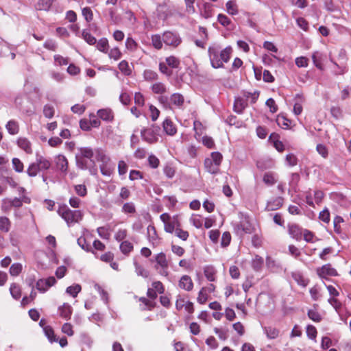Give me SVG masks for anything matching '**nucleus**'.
I'll return each instance as SVG.
<instances>
[{
	"label": "nucleus",
	"instance_id": "f257e3e1",
	"mask_svg": "<svg viewBox=\"0 0 351 351\" xmlns=\"http://www.w3.org/2000/svg\"><path fill=\"white\" fill-rule=\"evenodd\" d=\"M78 152L75 154V164L78 169L88 170L93 176H96L98 169L94 157V150L90 147H81L77 148Z\"/></svg>",
	"mask_w": 351,
	"mask_h": 351
},
{
	"label": "nucleus",
	"instance_id": "f03ea898",
	"mask_svg": "<svg viewBox=\"0 0 351 351\" xmlns=\"http://www.w3.org/2000/svg\"><path fill=\"white\" fill-rule=\"evenodd\" d=\"M57 212L68 224L77 223L80 221L83 217L81 210H72L65 204L60 205Z\"/></svg>",
	"mask_w": 351,
	"mask_h": 351
},
{
	"label": "nucleus",
	"instance_id": "7ed1b4c3",
	"mask_svg": "<svg viewBox=\"0 0 351 351\" xmlns=\"http://www.w3.org/2000/svg\"><path fill=\"white\" fill-rule=\"evenodd\" d=\"M219 45H213L208 47V53L212 67L214 69L223 68L224 65L219 60Z\"/></svg>",
	"mask_w": 351,
	"mask_h": 351
},
{
	"label": "nucleus",
	"instance_id": "20e7f679",
	"mask_svg": "<svg viewBox=\"0 0 351 351\" xmlns=\"http://www.w3.org/2000/svg\"><path fill=\"white\" fill-rule=\"evenodd\" d=\"M316 272L319 278L326 280L328 279L327 276H337L339 275L337 270L330 263L318 267L316 269Z\"/></svg>",
	"mask_w": 351,
	"mask_h": 351
},
{
	"label": "nucleus",
	"instance_id": "39448f33",
	"mask_svg": "<svg viewBox=\"0 0 351 351\" xmlns=\"http://www.w3.org/2000/svg\"><path fill=\"white\" fill-rule=\"evenodd\" d=\"M162 41L167 45L177 47L180 44L182 40L177 33L167 31L163 34Z\"/></svg>",
	"mask_w": 351,
	"mask_h": 351
},
{
	"label": "nucleus",
	"instance_id": "423d86ee",
	"mask_svg": "<svg viewBox=\"0 0 351 351\" xmlns=\"http://www.w3.org/2000/svg\"><path fill=\"white\" fill-rule=\"evenodd\" d=\"M141 136L143 141L150 144L155 143L158 140L155 130L152 128H143L141 131Z\"/></svg>",
	"mask_w": 351,
	"mask_h": 351
},
{
	"label": "nucleus",
	"instance_id": "0eeeda50",
	"mask_svg": "<svg viewBox=\"0 0 351 351\" xmlns=\"http://www.w3.org/2000/svg\"><path fill=\"white\" fill-rule=\"evenodd\" d=\"M288 230L292 238L300 241L304 230L296 223H291L288 225Z\"/></svg>",
	"mask_w": 351,
	"mask_h": 351
},
{
	"label": "nucleus",
	"instance_id": "6e6552de",
	"mask_svg": "<svg viewBox=\"0 0 351 351\" xmlns=\"http://www.w3.org/2000/svg\"><path fill=\"white\" fill-rule=\"evenodd\" d=\"M56 165L58 169L66 174L68 170L69 162L64 155H58L56 158Z\"/></svg>",
	"mask_w": 351,
	"mask_h": 351
},
{
	"label": "nucleus",
	"instance_id": "1a4fd4ad",
	"mask_svg": "<svg viewBox=\"0 0 351 351\" xmlns=\"http://www.w3.org/2000/svg\"><path fill=\"white\" fill-rule=\"evenodd\" d=\"M60 316L66 320L71 318L73 309L71 306L68 303H64L63 305L58 307Z\"/></svg>",
	"mask_w": 351,
	"mask_h": 351
},
{
	"label": "nucleus",
	"instance_id": "9d476101",
	"mask_svg": "<svg viewBox=\"0 0 351 351\" xmlns=\"http://www.w3.org/2000/svg\"><path fill=\"white\" fill-rule=\"evenodd\" d=\"M247 106V101L242 97H237L234 102L233 110L238 114L243 113L244 109Z\"/></svg>",
	"mask_w": 351,
	"mask_h": 351
},
{
	"label": "nucleus",
	"instance_id": "9b49d317",
	"mask_svg": "<svg viewBox=\"0 0 351 351\" xmlns=\"http://www.w3.org/2000/svg\"><path fill=\"white\" fill-rule=\"evenodd\" d=\"M283 201L284 199L282 197H278L268 202L265 209L269 211L278 210L282 206Z\"/></svg>",
	"mask_w": 351,
	"mask_h": 351
},
{
	"label": "nucleus",
	"instance_id": "f8f14e48",
	"mask_svg": "<svg viewBox=\"0 0 351 351\" xmlns=\"http://www.w3.org/2000/svg\"><path fill=\"white\" fill-rule=\"evenodd\" d=\"M179 286L188 291H191L193 287V282L189 276L184 275L181 277L179 281Z\"/></svg>",
	"mask_w": 351,
	"mask_h": 351
},
{
	"label": "nucleus",
	"instance_id": "ddd939ff",
	"mask_svg": "<svg viewBox=\"0 0 351 351\" xmlns=\"http://www.w3.org/2000/svg\"><path fill=\"white\" fill-rule=\"evenodd\" d=\"M276 122L281 128L287 130L290 128L291 120L287 118L283 114H279L276 119Z\"/></svg>",
	"mask_w": 351,
	"mask_h": 351
},
{
	"label": "nucleus",
	"instance_id": "4468645a",
	"mask_svg": "<svg viewBox=\"0 0 351 351\" xmlns=\"http://www.w3.org/2000/svg\"><path fill=\"white\" fill-rule=\"evenodd\" d=\"M164 131L167 134L173 136L177 132V129L170 119H166L162 123Z\"/></svg>",
	"mask_w": 351,
	"mask_h": 351
},
{
	"label": "nucleus",
	"instance_id": "2eb2a0df",
	"mask_svg": "<svg viewBox=\"0 0 351 351\" xmlns=\"http://www.w3.org/2000/svg\"><path fill=\"white\" fill-rule=\"evenodd\" d=\"M204 165L206 170L211 174L215 175L219 172V167L211 162L209 158L204 160Z\"/></svg>",
	"mask_w": 351,
	"mask_h": 351
},
{
	"label": "nucleus",
	"instance_id": "dca6fc26",
	"mask_svg": "<svg viewBox=\"0 0 351 351\" xmlns=\"http://www.w3.org/2000/svg\"><path fill=\"white\" fill-rule=\"evenodd\" d=\"M97 114L100 119L106 121H112L114 119L113 112L108 108L99 110Z\"/></svg>",
	"mask_w": 351,
	"mask_h": 351
},
{
	"label": "nucleus",
	"instance_id": "f3484780",
	"mask_svg": "<svg viewBox=\"0 0 351 351\" xmlns=\"http://www.w3.org/2000/svg\"><path fill=\"white\" fill-rule=\"evenodd\" d=\"M232 51V49L230 46H228L222 50L220 49L219 56V60H221L223 64V62L227 63L230 60Z\"/></svg>",
	"mask_w": 351,
	"mask_h": 351
},
{
	"label": "nucleus",
	"instance_id": "a211bd4d",
	"mask_svg": "<svg viewBox=\"0 0 351 351\" xmlns=\"http://www.w3.org/2000/svg\"><path fill=\"white\" fill-rule=\"evenodd\" d=\"M18 146L27 154H32V149L30 142L26 138H19L17 141Z\"/></svg>",
	"mask_w": 351,
	"mask_h": 351
},
{
	"label": "nucleus",
	"instance_id": "6ab92c4d",
	"mask_svg": "<svg viewBox=\"0 0 351 351\" xmlns=\"http://www.w3.org/2000/svg\"><path fill=\"white\" fill-rule=\"evenodd\" d=\"M56 0H38L36 3L35 7L38 10H45L48 11L53 3Z\"/></svg>",
	"mask_w": 351,
	"mask_h": 351
},
{
	"label": "nucleus",
	"instance_id": "aec40b11",
	"mask_svg": "<svg viewBox=\"0 0 351 351\" xmlns=\"http://www.w3.org/2000/svg\"><path fill=\"white\" fill-rule=\"evenodd\" d=\"M97 161L101 162V164H107L109 161V158L106 155L104 151L101 148H97L94 150V154Z\"/></svg>",
	"mask_w": 351,
	"mask_h": 351
},
{
	"label": "nucleus",
	"instance_id": "412c9836",
	"mask_svg": "<svg viewBox=\"0 0 351 351\" xmlns=\"http://www.w3.org/2000/svg\"><path fill=\"white\" fill-rule=\"evenodd\" d=\"M292 278H293V280L297 282V283L303 287H306L308 284V282H309V280L308 279H306L304 278L303 275L298 271V272H293L292 273Z\"/></svg>",
	"mask_w": 351,
	"mask_h": 351
},
{
	"label": "nucleus",
	"instance_id": "4be33fe9",
	"mask_svg": "<svg viewBox=\"0 0 351 351\" xmlns=\"http://www.w3.org/2000/svg\"><path fill=\"white\" fill-rule=\"evenodd\" d=\"M263 263V258L258 255H256L252 261L251 265L255 271H260L262 269Z\"/></svg>",
	"mask_w": 351,
	"mask_h": 351
},
{
	"label": "nucleus",
	"instance_id": "5701e85b",
	"mask_svg": "<svg viewBox=\"0 0 351 351\" xmlns=\"http://www.w3.org/2000/svg\"><path fill=\"white\" fill-rule=\"evenodd\" d=\"M10 292L12 297L15 300H19L21 297V287L16 283H12L10 287Z\"/></svg>",
	"mask_w": 351,
	"mask_h": 351
},
{
	"label": "nucleus",
	"instance_id": "b1692460",
	"mask_svg": "<svg viewBox=\"0 0 351 351\" xmlns=\"http://www.w3.org/2000/svg\"><path fill=\"white\" fill-rule=\"evenodd\" d=\"M170 101L171 103L175 106L181 107L184 102V98L183 95L180 93H173L170 97Z\"/></svg>",
	"mask_w": 351,
	"mask_h": 351
},
{
	"label": "nucleus",
	"instance_id": "393cba45",
	"mask_svg": "<svg viewBox=\"0 0 351 351\" xmlns=\"http://www.w3.org/2000/svg\"><path fill=\"white\" fill-rule=\"evenodd\" d=\"M119 69L126 76H130L132 75V70L129 66L128 61L122 60L118 65Z\"/></svg>",
	"mask_w": 351,
	"mask_h": 351
},
{
	"label": "nucleus",
	"instance_id": "a878e982",
	"mask_svg": "<svg viewBox=\"0 0 351 351\" xmlns=\"http://www.w3.org/2000/svg\"><path fill=\"white\" fill-rule=\"evenodd\" d=\"M204 274L208 280L213 282L215 280V275L216 271L213 266H206L204 267Z\"/></svg>",
	"mask_w": 351,
	"mask_h": 351
},
{
	"label": "nucleus",
	"instance_id": "bb28decb",
	"mask_svg": "<svg viewBox=\"0 0 351 351\" xmlns=\"http://www.w3.org/2000/svg\"><path fill=\"white\" fill-rule=\"evenodd\" d=\"M240 226L241 227V234H251L254 231V228L250 221L245 219L243 221L240 222Z\"/></svg>",
	"mask_w": 351,
	"mask_h": 351
},
{
	"label": "nucleus",
	"instance_id": "cd10ccee",
	"mask_svg": "<svg viewBox=\"0 0 351 351\" xmlns=\"http://www.w3.org/2000/svg\"><path fill=\"white\" fill-rule=\"evenodd\" d=\"M134 249V246L132 243L128 241H123L120 244V250L125 254L128 255Z\"/></svg>",
	"mask_w": 351,
	"mask_h": 351
},
{
	"label": "nucleus",
	"instance_id": "c85d7f7f",
	"mask_svg": "<svg viewBox=\"0 0 351 351\" xmlns=\"http://www.w3.org/2000/svg\"><path fill=\"white\" fill-rule=\"evenodd\" d=\"M165 61L166 64L172 69H178L180 67V60L173 56L166 58Z\"/></svg>",
	"mask_w": 351,
	"mask_h": 351
},
{
	"label": "nucleus",
	"instance_id": "c756f323",
	"mask_svg": "<svg viewBox=\"0 0 351 351\" xmlns=\"http://www.w3.org/2000/svg\"><path fill=\"white\" fill-rule=\"evenodd\" d=\"M37 164L40 167V171L41 170H47L51 167V162L49 160L40 156L36 158Z\"/></svg>",
	"mask_w": 351,
	"mask_h": 351
},
{
	"label": "nucleus",
	"instance_id": "7c9ffc66",
	"mask_svg": "<svg viewBox=\"0 0 351 351\" xmlns=\"http://www.w3.org/2000/svg\"><path fill=\"white\" fill-rule=\"evenodd\" d=\"M77 244L79 246L82 247L84 250L88 252H93L95 254L94 250H93L92 247L90 244L87 243L86 240L84 237H80L77 239Z\"/></svg>",
	"mask_w": 351,
	"mask_h": 351
},
{
	"label": "nucleus",
	"instance_id": "2f4dec72",
	"mask_svg": "<svg viewBox=\"0 0 351 351\" xmlns=\"http://www.w3.org/2000/svg\"><path fill=\"white\" fill-rule=\"evenodd\" d=\"M97 43V49L101 52L107 53L108 49V40L106 38H102Z\"/></svg>",
	"mask_w": 351,
	"mask_h": 351
},
{
	"label": "nucleus",
	"instance_id": "473e14b6",
	"mask_svg": "<svg viewBox=\"0 0 351 351\" xmlns=\"http://www.w3.org/2000/svg\"><path fill=\"white\" fill-rule=\"evenodd\" d=\"M226 6L227 12L229 14L236 15L238 14L239 11L235 1L232 0L228 1L226 3Z\"/></svg>",
	"mask_w": 351,
	"mask_h": 351
},
{
	"label": "nucleus",
	"instance_id": "72a5a7b5",
	"mask_svg": "<svg viewBox=\"0 0 351 351\" xmlns=\"http://www.w3.org/2000/svg\"><path fill=\"white\" fill-rule=\"evenodd\" d=\"M264 330L267 337L271 339H276L279 335V330L274 327H265Z\"/></svg>",
	"mask_w": 351,
	"mask_h": 351
},
{
	"label": "nucleus",
	"instance_id": "f704fd0d",
	"mask_svg": "<svg viewBox=\"0 0 351 351\" xmlns=\"http://www.w3.org/2000/svg\"><path fill=\"white\" fill-rule=\"evenodd\" d=\"M45 335L47 337L50 342H56L58 339L56 337L53 328L49 326L43 328Z\"/></svg>",
	"mask_w": 351,
	"mask_h": 351
},
{
	"label": "nucleus",
	"instance_id": "c9c22d12",
	"mask_svg": "<svg viewBox=\"0 0 351 351\" xmlns=\"http://www.w3.org/2000/svg\"><path fill=\"white\" fill-rule=\"evenodd\" d=\"M6 129L10 134H16L19 132V125L15 121L11 120L6 124Z\"/></svg>",
	"mask_w": 351,
	"mask_h": 351
},
{
	"label": "nucleus",
	"instance_id": "e433bc0d",
	"mask_svg": "<svg viewBox=\"0 0 351 351\" xmlns=\"http://www.w3.org/2000/svg\"><path fill=\"white\" fill-rule=\"evenodd\" d=\"M82 36L88 45H93L97 43L96 38L92 36L86 29H84L82 31Z\"/></svg>",
	"mask_w": 351,
	"mask_h": 351
},
{
	"label": "nucleus",
	"instance_id": "4c0bfd02",
	"mask_svg": "<svg viewBox=\"0 0 351 351\" xmlns=\"http://www.w3.org/2000/svg\"><path fill=\"white\" fill-rule=\"evenodd\" d=\"M82 287L80 285L75 284L66 288V292L71 295L73 298L77 297V294L81 291Z\"/></svg>",
	"mask_w": 351,
	"mask_h": 351
},
{
	"label": "nucleus",
	"instance_id": "58836bf2",
	"mask_svg": "<svg viewBox=\"0 0 351 351\" xmlns=\"http://www.w3.org/2000/svg\"><path fill=\"white\" fill-rule=\"evenodd\" d=\"M10 228V221L6 217H0V230L8 232Z\"/></svg>",
	"mask_w": 351,
	"mask_h": 351
},
{
	"label": "nucleus",
	"instance_id": "ea45409f",
	"mask_svg": "<svg viewBox=\"0 0 351 351\" xmlns=\"http://www.w3.org/2000/svg\"><path fill=\"white\" fill-rule=\"evenodd\" d=\"M156 261L162 268L168 267V262L167 261L166 256L163 252H160L156 255Z\"/></svg>",
	"mask_w": 351,
	"mask_h": 351
},
{
	"label": "nucleus",
	"instance_id": "a19ab883",
	"mask_svg": "<svg viewBox=\"0 0 351 351\" xmlns=\"http://www.w3.org/2000/svg\"><path fill=\"white\" fill-rule=\"evenodd\" d=\"M263 180L268 186H272L277 182L274 178V174L272 172L265 173Z\"/></svg>",
	"mask_w": 351,
	"mask_h": 351
},
{
	"label": "nucleus",
	"instance_id": "79ce46f5",
	"mask_svg": "<svg viewBox=\"0 0 351 351\" xmlns=\"http://www.w3.org/2000/svg\"><path fill=\"white\" fill-rule=\"evenodd\" d=\"M39 171L40 167L36 161V162H33L29 165L27 170V173L29 177H35Z\"/></svg>",
	"mask_w": 351,
	"mask_h": 351
},
{
	"label": "nucleus",
	"instance_id": "37998d69",
	"mask_svg": "<svg viewBox=\"0 0 351 351\" xmlns=\"http://www.w3.org/2000/svg\"><path fill=\"white\" fill-rule=\"evenodd\" d=\"M152 90L156 94H163L167 91L166 86L161 82L154 84Z\"/></svg>",
	"mask_w": 351,
	"mask_h": 351
},
{
	"label": "nucleus",
	"instance_id": "c03bdc74",
	"mask_svg": "<svg viewBox=\"0 0 351 351\" xmlns=\"http://www.w3.org/2000/svg\"><path fill=\"white\" fill-rule=\"evenodd\" d=\"M23 267L21 263H14L10 267V274L11 276H17L22 271Z\"/></svg>",
	"mask_w": 351,
	"mask_h": 351
},
{
	"label": "nucleus",
	"instance_id": "a18cd8bd",
	"mask_svg": "<svg viewBox=\"0 0 351 351\" xmlns=\"http://www.w3.org/2000/svg\"><path fill=\"white\" fill-rule=\"evenodd\" d=\"M143 77L146 81H153L156 80L158 75L156 72L150 69H146L143 73Z\"/></svg>",
	"mask_w": 351,
	"mask_h": 351
},
{
	"label": "nucleus",
	"instance_id": "49530a36",
	"mask_svg": "<svg viewBox=\"0 0 351 351\" xmlns=\"http://www.w3.org/2000/svg\"><path fill=\"white\" fill-rule=\"evenodd\" d=\"M152 43L154 47L156 49H160L162 47V39L159 34L152 35Z\"/></svg>",
	"mask_w": 351,
	"mask_h": 351
},
{
	"label": "nucleus",
	"instance_id": "de8ad7c7",
	"mask_svg": "<svg viewBox=\"0 0 351 351\" xmlns=\"http://www.w3.org/2000/svg\"><path fill=\"white\" fill-rule=\"evenodd\" d=\"M122 211L127 214H133L136 213V207L133 202H126L123 205Z\"/></svg>",
	"mask_w": 351,
	"mask_h": 351
},
{
	"label": "nucleus",
	"instance_id": "09e8293b",
	"mask_svg": "<svg viewBox=\"0 0 351 351\" xmlns=\"http://www.w3.org/2000/svg\"><path fill=\"white\" fill-rule=\"evenodd\" d=\"M212 7L213 5L210 3H204L203 5V12L202 13V16L205 19H208L212 16Z\"/></svg>",
	"mask_w": 351,
	"mask_h": 351
},
{
	"label": "nucleus",
	"instance_id": "8fccbe9b",
	"mask_svg": "<svg viewBox=\"0 0 351 351\" xmlns=\"http://www.w3.org/2000/svg\"><path fill=\"white\" fill-rule=\"evenodd\" d=\"M136 272L138 276H141L143 278H147L149 275V273L147 270L145 269L143 266L139 265L137 262L134 261V263Z\"/></svg>",
	"mask_w": 351,
	"mask_h": 351
},
{
	"label": "nucleus",
	"instance_id": "3c124183",
	"mask_svg": "<svg viewBox=\"0 0 351 351\" xmlns=\"http://www.w3.org/2000/svg\"><path fill=\"white\" fill-rule=\"evenodd\" d=\"M210 156V161L219 167L223 159L222 154L219 152H214L211 153Z\"/></svg>",
	"mask_w": 351,
	"mask_h": 351
},
{
	"label": "nucleus",
	"instance_id": "603ef678",
	"mask_svg": "<svg viewBox=\"0 0 351 351\" xmlns=\"http://www.w3.org/2000/svg\"><path fill=\"white\" fill-rule=\"evenodd\" d=\"M147 237L149 241H155L158 238L156 228L152 225L147 227Z\"/></svg>",
	"mask_w": 351,
	"mask_h": 351
},
{
	"label": "nucleus",
	"instance_id": "864d4df0",
	"mask_svg": "<svg viewBox=\"0 0 351 351\" xmlns=\"http://www.w3.org/2000/svg\"><path fill=\"white\" fill-rule=\"evenodd\" d=\"M82 14L84 17L85 20L90 23L93 19V13L89 7L84 8L82 10Z\"/></svg>",
	"mask_w": 351,
	"mask_h": 351
},
{
	"label": "nucleus",
	"instance_id": "5fc2aeb1",
	"mask_svg": "<svg viewBox=\"0 0 351 351\" xmlns=\"http://www.w3.org/2000/svg\"><path fill=\"white\" fill-rule=\"evenodd\" d=\"M14 169L19 173L23 172V163L17 158H14L12 160Z\"/></svg>",
	"mask_w": 351,
	"mask_h": 351
},
{
	"label": "nucleus",
	"instance_id": "6e6d98bb",
	"mask_svg": "<svg viewBox=\"0 0 351 351\" xmlns=\"http://www.w3.org/2000/svg\"><path fill=\"white\" fill-rule=\"evenodd\" d=\"M308 317L315 322H319L322 321V318L321 315L316 311L310 309L308 311Z\"/></svg>",
	"mask_w": 351,
	"mask_h": 351
},
{
	"label": "nucleus",
	"instance_id": "4d7b16f0",
	"mask_svg": "<svg viewBox=\"0 0 351 351\" xmlns=\"http://www.w3.org/2000/svg\"><path fill=\"white\" fill-rule=\"evenodd\" d=\"M217 21L223 27H228L229 25L231 24L230 19L227 16L223 14H218Z\"/></svg>",
	"mask_w": 351,
	"mask_h": 351
},
{
	"label": "nucleus",
	"instance_id": "13d9d810",
	"mask_svg": "<svg viewBox=\"0 0 351 351\" xmlns=\"http://www.w3.org/2000/svg\"><path fill=\"white\" fill-rule=\"evenodd\" d=\"M202 143L204 146L209 149L215 148V144L212 137L205 136L202 138Z\"/></svg>",
	"mask_w": 351,
	"mask_h": 351
},
{
	"label": "nucleus",
	"instance_id": "bf43d9fd",
	"mask_svg": "<svg viewBox=\"0 0 351 351\" xmlns=\"http://www.w3.org/2000/svg\"><path fill=\"white\" fill-rule=\"evenodd\" d=\"M168 65L164 62L159 63V70L162 73L166 75L167 77H170L173 75V71L168 68Z\"/></svg>",
	"mask_w": 351,
	"mask_h": 351
},
{
	"label": "nucleus",
	"instance_id": "052dcab7",
	"mask_svg": "<svg viewBox=\"0 0 351 351\" xmlns=\"http://www.w3.org/2000/svg\"><path fill=\"white\" fill-rule=\"evenodd\" d=\"M231 241V234L229 232H225L221 237V245L222 247H227L230 245Z\"/></svg>",
	"mask_w": 351,
	"mask_h": 351
},
{
	"label": "nucleus",
	"instance_id": "680f3d73",
	"mask_svg": "<svg viewBox=\"0 0 351 351\" xmlns=\"http://www.w3.org/2000/svg\"><path fill=\"white\" fill-rule=\"evenodd\" d=\"M342 222H343V219L341 216L337 215L334 218V220H333L334 230L337 234L341 233V227H340L339 224Z\"/></svg>",
	"mask_w": 351,
	"mask_h": 351
},
{
	"label": "nucleus",
	"instance_id": "e2e57ef3",
	"mask_svg": "<svg viewBox=\"0 0 351 351\" xmlns=\"http://www.w3.org/2000/svg\"><path fill=\"white\" fill-rule=\"evenodd\" d=\"M109 58H112L114 60H118L121 58L122 53L118 47H114L110 50L108 53Z\"/></svg>",
	"mask_w": 351,
	"mask_h": 351
},
{
	"label": "nucleus",
	"instance_id": "0e129e2a",
	"mask_svg": "<svg viewBox=\"0 0 351 351\" xmlns=\"http://www.w3.org/2000/svg\"><path fill=\"white\" fill-rule=\"evenodd\" d=\"M43 114L45 117L51 119L54 115V108L50 105H45L43 108Z\"/></svg>",
	"mask_w": 351,
	"mask_h": 351
},
{
	"label": "nucleus",
	"instance_id": "69168bd1",
	"mask_svg": "<svg viewBox=\"0 0 351 351\" xmlns=\"http://www.w3.org/2000/svg\"><path fill=\"white\" fill-rule=\"evenodd\" d=\"M175 232L176 235L182 241H186L189 237V232L181 229L180 228H176Z\"/></svg>",
	"mask_w": 351,
	"mask_h": 351
},
{
	"label": "nucleus",
	"instance_id": "338daca9",
	"mask_svg": "<svg viewBox=\"0 0 351 351\" xmlns=\"http://www.w3.org/2000/svg\"><path fill=\"white\" fill-rule=\"evenodd\" d=\"M317 329L313 325H308L306 327V335L309 339H315L317 337Z\"/></svg>",
	"mask_w": 351,
	"mask_h": 351
},
{
	"label": "nucleus",
	"instance_id": "774afa93",
	"mask_svg": "<svg viewBox=\"0 0 351 351\" xmlns=\"http://www.w3.org/2000/svg\"><path fill=\"white\" fill-rule=\"evenodd\" d=\"M265 104L269 108V111L271 113H275L278 111V106L276 104L275 100L273 98H269L266 101Z\"/></svg>",
	"mask_w": 351,
	"mask_h": 351
}]
</instances>
